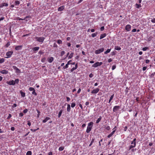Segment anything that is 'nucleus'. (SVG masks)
Returning <instances> with one entry per match:
<instances>
[{
	"label": "nucleus",
	"instance_id": "nucleus-5",
	"mask_svg": "<svg viewBox=\"0 0 155 155\" xmlns=\"http://www.w3.org/2000/svg\"><path fill=\"white\" fill-rule=\"evenodd\" d=\"M103 63L102 62H97L93 64L92 66L94 68H96L98 66L101 65Z\"/></svg>",
	"mask_w": 155,
	"mask_h": 155
},
{
	"label": "nucleus",
	"instance_id": "nucleus-60",
	"mask_svg": "<svg viewBox=\"0 0 155 155\" xmlns=\"http://www.w3.org/2000/svg\"><path fill=\"white\" fill-rule=\"evenodd\" d=\"M66 99H67V101H69L70 100V98L69 97H66Z\"/></svg>",
	"mask_w": 155,
	"mask_h": 155
},
{
	"label": "nucleus",
	"instance_id": "nucleus-32",
	"mask_svg": "<svg viewBox=\"0 0 155 155\" xmlns=\"http://www.w3.org/2000/svg\"><path fill=\"white\" fill-rule=\"evenodd\" d=\"M74 54V53L72 52L68 56V59H69L73 57Z\"/></svg>",
	"mask_w": 155,
	"mask_h": 155
},
{
	"label": "nucleus",
	"instance_id": "nucleus-39",
	"mask_svg": "<svg viewBox=\"0 0 155 155\" xmlns=\"http://www.w3.org/2000/svg\"><path fill=\"white\" fill-rule=\"evenodd\" d=\"M4 61H5V59L4 58H2L0 59V64H2V63H3Z\"/></svg>",
	"mask_w": 155,
	"mask_h": 155
},
{
	"label": "nucleus",
	"instance_id": "nucleus-40",
	"mask_svg": "<svg viewBox=\"0 0 155 155\" xmlns=\"http://www.w3.org/2000/svg\"><path fill=\"white\" fill-rule=\"evenodd\" d=\"M148 49V47H145L143 48H142V50L143 51H146Z\"/></svg>",
	"mask_w": 155,
	"mask_h": 155
},
{
	"label": "nucleus",
	"instance_id": "nucleus-33",
	"mask_svg": "<svg viewBox=\"0 0 155 155\" xmlns=\"http://www.w3.org/2000/svg\"><path fill=\"white\" fill-rule=\"evenodd\" d=\"M10 45V42L9 41H8L7 42L6 44L5 45V47L6 48H7Z\"/></svg>",
	"mask_w": 155,
	"mask_h": 155
},
{
	"label": "nucleus",
	"instance_id": "nucleus-1",
	"mask_svg": "<svg viewBox=\"0 0 155 155\" xmlns=\"http://www.w3.org/2000/svg\"><path fill=\"white\" fill-rule=\"evenodd\" d=\"M93 122H90L88 124L86 132L88 133H89L92 129L93 125Z\"/></svg>",
	"mask_w": 155,
	"mask_h": 155
},
{
	"label": "nucleus",
	"instance_id": "nucleus-2",
	"mask_svg": "<svg viewBox=\"0 0 155 155\" xmlns=\"http://www.w3.org/2000/svg\"><path fill=\"white\" fill-rule=\"evenodd\" d=\"M19 81L18 79H16L15 81L13 80H11L9 81H8L6 82L7 84L9 85H14L15 84H18Z\"/></svg>",
	"mask_w": 155,
	"mask_h": 155
},
{
	"label": "nucleus",
	"instance_id": "nucleus-45",
	"mask_svg": "<svg viewBox=\"0 0 155 155\" xmlns=\"http://www.w3.org/2000/svg\"><path fill=\"white\" fill-rule=\"evenodd\" d=\"M151 22L153 23H155V18H153L151 20Z\"/></svg>",
	"mask_w": 155,
	"mask_h": 155
},
{
	"label": "nucleus",
	"instance_id": "nucleus-25",
	"mask_svg": "<svg viewBox=\"0 0 155 155\" xmlns=\"http://www.w3.org/2000/svg\"><path fill=\"white\" fill-rule=\"evenodd\" d=\"M62 112H63V110H61L60 111H59V113L58 114V117L59 118L61 116V114H62Z\"/></svg>",
	"mask_w": 155,
	"mask_h": 155
},
{
	"label": "nucleus",
	"instance_id": "nucleus-38",
	"mask_svg": "<svg viewBox=\"0 0 155 155\" xmlns=\"http://www.w3.org/2000/svg\"><path fill=\"white\" fill-rule=\"evenodd\" d=\"M32 154L31 152V151H28L26 153V155H31Z\"/></svg>",
	"mask_w": 155,
	"mask_h": 155
},
{
	"label": "nucleus",
	"instance_id": "nucleus-62",
	"mask_svg": "<svg viewBox=\"0 0 155 155\" xmlns=\"http://www.w3.org/2000/svg\"><path fill=\"white\" fill-rule=\"evenodd\" d=\"M81 88H79L77 91V93L78 94H79L81 92Z\"/></svg>",
	"mask_w": 155,
	"mask_h": 155
},
{
	"label": "nucleus",
	"instance_id": "nucleus-36",
	"mask_svg": "<svg viewBox=\"0 0 155 155\" xmlns=\"http://www.w3.org/2000/svg\"><path fill=\"white\" fill-rule=\"evenodd\" d=\"M57 42V43L59 44H62V41L60 39L58 40Z\"/></svg>",
	"mask_w": 155,
	"mask_h": 155
},
{
	"label": "nucleus",
	"instance_id": "nucleus-46",
	"mask_svg": "<svg viewBox=\"0 0 155 155\" xmlns=\"http://www.w3.org/2000/svg\"><path fill=\"white\" fill-rule=\"evenodd\" d=\"M28 111V110L27 109H25L23 111V112L25 114L27 113Z\"/></svg>",
	"mask_w": 155,
	"mask_h": 155
},
{
	"label": "nucleus",
	"instance_id": "nucleus-21",
	"mask_svg": "<svg viewBox=\"0 0 155 155\" xmlns=\"http://www.w3.org/2000/svg\"><path fill=\"white\" fill-rule=\"evenodd\" d=\"M106 36V33H104L103 34H101L100 37V39H102L104 38Z\"/></svg>",
	"mask_w": 155,
	"mask_h": 155
},
{
	"label": "nucleus",
	"instance_id": "nucleus-52",
	"mask_svg": "<svg viewBox=\"0 0 155 155\" xmlns=\"http://www.w3.org/2000/svg\"><path fill=\"white\" fill-rule=\"evenodd\" d=\"M104 26H102L100 28V30L101 31H103L104 30Z\"/></svg>",
	"mask_w": 155,
	"mask_h": 155
},
{
	"label": "nucleus",
	"instance_id": "nucleus-4",
	"mask_svg": "<svg viewBox=\"0 0 155 155\" xmlns=\"http://www.w3.org/2000/svg\"><path fill=\"white\" fill-rule=\"evenodd\" d=\"M35 39L38 42L43 43L45 39V38L44 37H36Z\"/></svg>",
	"mask_w": 155,
	"mask_h": 155
},
{
	"label": "nucleus",
	"instance_id": "nucleus-13",
	"mask_svg": "<svg viewBox=\"0 0 155 155\" xmlns=\"http://www.w3.org/2000/svg\"><path fill=\"white\" fill-rule=\"evenodd\" d=\"M22 47V45H18L15 47V49L16 50L18 51L21 49Z\"/></svg>",
	"mask_w": 155,
	"mask_h": 155
},
{
	"label": "nucleus",
	"instance_id": "nucleus-49",
	"mask_svg": "<svg viewBox=\"0 0 155 155\" xmlns=\"http://www.w3.org/2000/svg\"><path fill=\"white\" fill-rule=\"evenodd\" d=\"M155 74V72H154L153 73L151 74L150 75V77H153L154 76Z\"/></svg>",
	"mask_w": 155,
	"mask_h": 155
},
{
	"label": "nucleus",
	"instance_id": "nucleus-29",
	"mask_svg": "<svg viewBox=\"0 0 155 155\" xmlns=\"http://www.w3.org/2000/svg\"><path fill=\"white\" fill-rule=\"evenodd\" d=\"M135 6H136V7L137 8H140L141 7V5L140 4H138L136 3L135 4Z\"/></svg>",
	"mask_w": 155,
	"mask_h": 155
},
{
	"label": "nucleus",
	"instance_id": "nucleus-42",
	"mask_svg": "<svg viewBox=\"0 0 155 155\" xmlns=\"http://www.w3.org/2000/svg\"><path fill=\"white\" fill-rule=\"evenodd\" d=\"M34 90V88L32 87H30L29 88V90L30 91H33Z\"/></svg>",
	"mask_w": 155,
	"mask_h": 155
},
{
	"label": "nucleus",
	"instance_id": "nucleus-14",
	"mask_svg": "<svg viewBox=\"0 0 155 155\" xmlns=\"http://www.w3.org/2000/svg\"><path fill=\"white\" fill-rule=\"evenodd\" d=\"M117 127L116 126H115L114 127L113 129V131L108 136H112L114 133L116 131V130L117 129Z\"/></svg>",
	"mask_w": 155,
	"mask_h": 155
},
{
	"label": "nucleus",
	"instance_id": "nucleus-50",
	"mask_svg": "<svg viewBox=\"0 0 155 155\" xmlns=\"http://www.w3.org/2000/svg\"><path fill=\"white\" fill-rule=\"evenodd\" d=\"M94 139H92V140L91 141V143H90V144H89V146H91L92 145V144L93 143V142H94Z\"/></svg>",
	"mask_w": 155,
	"mask_h": 155
},
{
	"label": "nucleus",
	"instance_id": "nucleus-48",
	"mask_svg": "<svg viewBox=\"0 0 155 155\" xmlns=\"http://www.w3.org/2000/svg\"><path fill=\"white\" fill-rule=\"evenodd\" d=\"M12 117V115L11 114H9L8 115V117L7 118V119H9L11 117Z\"/></svg>",
	"mask_w": 155,
	"mask_h": 155
},
{
	"label": "nucleus",
	"instance_id": "nucleus-17",
	"mask_svg": "<svg viewBox=\"0 0 155 155\" xmlns=\"http://www.w3.org/2000/svg\"><path fill=\"white\" fill-rule=\"evenodd\" d=\"M8 5V4L7 3H3L1 4L0 6V8H2L4 6H7Z\"/></svg>",
	"mask_w": 155,
	"mask_h": 155
},
{
	"label": "nucleus",
	"instance_id": "nucleus-58",
	"mask_svg": "<svg viewBox=\"0 0 155 155\" xmlns=\"http://www.w3.org/2000/svg\"><path fill=\"white\" fill-rule=\"evenodd\" d=\"M137 31V29L136 28H134L132 29V32H135Z\"/></svg>",
	"mask_w": 155,
	"mask_h": 155
},
{
	"label": "nucleus",
	"instance_id": "nucleus-31",
	"mask_svg": "<svg viewBox=\"0 0 155 155\" xmlns=\"http://www.w3.org/2000/svg\"><path fill=\"white\" fill-rule=\"evenodd\" d=\"M110 50H111V49H107L106 51L104 52V54H107L108 53H109L110 52Z\"/></svg>",
	"mask_w": 155,
	"mask_h": 155
},
{
	"label": "nucleus",
	"instance_id": "nucleus-44",
	"mask_svg": "<svg viewBox=\"0 0 155 155\" xmlns=\"http://www.w3.org/2000/svg\"><path fill=\"white\" fill-rule=\"evenodd\" d=\"M65 53V51H62L61 52V56H62Z\"/></svg>",
	"mask_w": 155,
	"mask_h": 155
},
{
	"label": "nucleus",
	"instance_id": "nucleus-35",
	"mask_svg": "<svg viewBox=\"0 0 155 155\" xmlns=\"http://www.w3.org/2000/svg\"><path fill=\"white\" fill-rule=\"evenodd\" d=\"M64 149V147H61L59 148V150L60 151H61L63 150Z\"/></svg>",
	"mask_w": 155,
	"mask_h": 155
},
{
	"label": "nucleus",
	"instance_id": "nucleus-9",
	"mask_svg": "<svg viewBox=\"0 0 155 155\" xmlns=\"http://www.w3.org/2000/svg\"><path fill=\"white\" fill-rule=\"evenodd\" d=\"M12 68L14 69L15 70V72L16 73H20L21 72L20 70L18 68H17L16 66H12Z\"/></svg>",
	"mask_w": 155,
	"mask_h": 155
},
{
	"label": "nucleus",
	"instance_id": "nucleus-56",
	"mask_svg": "<svg viewBox=\"0 0 155 155\" xmlns=\"http://www.w3.org/2000/svg\"><path fill=\"white\" fill-rule=\"evenodd\" d=\"M76 69L74 67L73 68H71V72H72L74 71Z\"/></svg>",
	"mask_w": 155,
	"mask_h": 155
},
{
	"label": "nucleus",
	"instance_id": "nucleus-20",
	"mask_svg": "<svg viewBox=\"0 0 155 155\" xmlns=\"http://www.w3.org/2000/svg\"><path fill=\"white\" fill-rule=\"evenodd\" d=\"M50 118L49 117H46L44 120H42V122L43 123H46L48 120L50 119Z\"/></svg>",
	"mask_w": 155,
	"mask_h": 155
},
{
	"label": "nucleus",
	"instance_id": "nucleus-41",
	"mask_svg": "<svg viewBox=\"0 0 155 155\" xmlns=\"http://www.w3.org/2000/svg\"><path fill=\"white\" fill-rule=\"evenodd\" d=\"M76 104L74 103H72L71 104V107L73 108L75 106Z\"/></svg>",
	"mask_w": 155,
	"mask_h": 155
},
{
	"label": "nucleus",
	"instance_id": "nucleus-59",
	"mask_svg": "<svg viewBox=\"0 0 155 155\" xmlns=\"http://www.w3.org/2000/svg\"><path fill=\"white\" fill-rule=\"evenodd\" d=\"M93 76V75L92 73L90 74L89 75V77L90 78H92Z\"/></svg>",
	"mask_w": 155,
	"mask_h": 155
},
{
	"label": "nucleus",
	"instance_id": "nucleus-18",
	"mask_svg": "<svg viewBox=\"0 0 155 155\" xmlns=\"http://www.w3.org/2000/svg\"><path fill=\"white\" fill-rule=\"evenodd\" d=\"M64 9V6H62L59 7L58 9V11H63Z\"/></svg>",
	"mask_w": 155,
	"mask_h": 155
},
{
	"label": "nucleus",
	"instance_id": "nucleus-8",
	"mask_svg": "<svg viewBox=\"0 0 155 155\" xmlns=\"http://www.w3.org/2000/svg\"><path fill=\"white\" fill-rule=\"evenodd\" d=\"M120 106H116L113 108V111L114 112H117L120 108Z\"/></svg>",
	"mask_w": 155,
	"mask_h": 155
},
{
	"label": "nucleus",
	"instance_id": "nucleus-6",
	"mask_svg": "<svg viewBox=\"0 0 155 155\" xmlns=\"http://www.w3.org/2000/svg\"><path fill=\"white\" fill-rule=\"evenodd\" d=\"M104 50V48H102L100 49L96 50L95 51V53L96 54H98L100 53H101L103 52Z\"/></svg>",
	"mask_w": 155,
	"mask_h": 155
},
{
	"label": "nucleus",
	"instance_id": "nucleus-64",
	"mask_svg": "<svg viewBox=\"0 0 155 155\" xmlns=\"http://www.w3.org/2000/svg\"><path fill=\"white\" fill-rule=\"evenodd\" d=\"M127 129V126H125L124 128V131H126Z\"/></svg>",
	"mask_w": 155,
	"mask_h": 155
},
{
	"label": "nucleus",
	"instance_id": "nucleus-47",
	"mask_svg": "<svg viewBox=\"0 0 155 155\" xmlns=\"http://www.w3.org/2000/svg\"><path fill=\"white\" fill-rule=\"evenodd\" d=\"M111 55L112 56L116 54V53L115 51H113L111 52Z\"/></svg>",
	"mask_w": 155,
	"mask_h": 155
},
{
	"label": "nucleus",
	"instance_id": "nucleus-3",
	"mask_svg": "<svg viewBox=\"0 0 155 155\" xmlns=\"http://www.w3.org/2000/svg\"><path fill=\"white\" fill-rule=\"evenodd\" d=\"M136 139L134 138L131 144L132 145L130 146L129 150H130L132 148L134 147H135L136 145Z\"/></svg>",
	"mask_w": 155,
	"mask_h": 155
},
{
	"label": "nucleus",
	"instance_id": "nucleus-51",
	"mask_svg": "<svg viewBox=\"0 0 155 155\" xmlns=\"http://www.w3.org/2000/svg\"><path fill=\"white\" fill-rule=\"evenodd\" d=\"M150 62V60H148V59H147L145 60V63H146V64H148L149 63V62Z\"/></svg>",
	"mask_w": 155,
	"mask_h": 155
},
{
	"label": "nucleus",
	"instance_id": "nucleus-23",
	"mask_svg": "<svg viewBox=\"0 0 155 155\" xmlns=\"http://www.w3.org/2000/svg\"><path fill=\"white\" fill-rule=\"evenodd\" d=\"M20 93L21 94V96L22 97H24L25 96V93L22 92L21 91H20Z\"/></svg>",
	"mask_w": 155,
	"mask_h": 155
},
{
	"label": "nucleus",
	"instance_id": "nucleus-57",
	"mask_svg": "<svg viewBox=\"0 0 155 155\" xmlns=\"http://www.w3.org/2000/svg\"><path fill=\"white\" fill-rule=\"evenodd\" d=\"M116 66L115 65H113L112 67V70H114L115 69Z\"/></svg>",
	"mask_w": 155,
	"mask_h": 155
},
{
	"label": "nucleus",
	"instance_id": "nucleus-28",
	"mask_svg": "<svg viewBox=\"0 0 155 155\" xmlns=\"http://www.w3.org/2000/svg\"><path fill=\"white\" fill-rule=\"evenodd\" d=\"M97 35V32H96L95 33H92L91 34V36L93 38H94V37H96Z\"/></svg>",
	"mask_w": 155,
	"mask_h": 155
},
{
	"label": "nucleus",
	"instance_id": "nucleus-16",
	"mask_svg": "<svg viewBox=\"0 0 155 155\" xmlns=\"http://www.w3.org/2000/svg\"><path fill=\"white\" fill-rule=\"evenodd\" d=\"M8 71L5 70H3L1 71L0 73L2 74H6L8 73Z\"/></svg>",
	"mask_w": 155,
	"mask_h": 155
},
{
	"label": "nucleus",
	"instance_id": "nucleus-34",
	"mask_svg": "<svg viewBox=\"0 0 155 155\" xmlns=\"http://www.w3.org/2000/svg\"><path fill=\"white\" fill-rule=\"evenodd\" d=\"M69 63H67L65 66H64L63 68L66 69L68 67Z\"/></svg>",
	"mask_w": 155,
	"mask_h": 155
},
{
	"label": "nucleus",
	"instance_id": "nucleus-55",
	"mask_svg": "<svg viewBox=\"0 0 155 155\" xmlns=\"http://www.w3.org/2000/svg\"><path fill=\"white\" fill-rule=\"evenodd\" d=\"M147 68V67L146 66H144L143 67L142 69L143 71H145L146 69Z\"/></svg>",
	"mask_w": 155,
	"mask_h": 155
},
{
	"label": "nucleus",
	"instance_id": "nucleus-53",
	"mask_svg": "<svg viewBox=\"0 0 155 155\" xmlns=\"http://www.w3.org/2000/svg\"><path fill=\"white\" fill-rule=\"evenodd\" d=\"M23 115H24V114H23V113H20L19 114V116L20 117H21L23 116Z\"/></svg>",
	"mask_w": 155,
	"mask_h": 155
},
{
	"label": "nucleus",
	"instance_id": "nucleus-10",
	"mask_svg": "<svg viewBox=\"0 0 155 155\" xmlns=\"http://www.w3.org/2000/svg\"><path fill=\"white\" fill-rule=\"evenodd\" d=\"M100 89L98 88H97L96 89H94L93 91H92L91 92V93L92 94H96L97 93Z\"/></svg>",
	"mask_w": 155,
	"mask_h": 155
},
{
	"label": "nucleus",
	"instance_id": "nucleus-61",
	"mask_svg": "<svg viewBox=\"0 0 155 155\" xmlns=\"http://www.w3.org/2000/svg\"><path fill=\"white\" fill-rule=\"evenodd\" d=\"M53 47H56V48H57V47L58 46H57V45L55 43H54V44Z\"/></svg>",
	"mask_w": 155,
	"mask_h": 155
},
{
	"label": "nucleus",
	"instance_id": "nucleus-43",
	"mask_svg": "<svg viewBox=\"0 0 155 155\" xmlns=\"http://www.w3.org/2000/svg\"><path fill=\"white\" fill-rule=\"evenodd\" d=\"M46 60V58H45L44 57V58H43L41 59V61L42 62H44Z\"/></svg>",
	"mask_w": 155,
	"mask_h": 155
},
{
	"label": "nucleus",
	"instance_id": "nucleus-19",
	"mask_svg": "<svg viewBox=\"0 0 155 155\" xmlns=\"http://www.w3.org/2000/svg\"><path fill=\"white\" fill-rule=\"evenodd\" d=\"M39 49V47H35L33 49V51L35 52H36V51H37Z\"/></svg>",
	"mask_w": 155,
	"mask_h": 155
},
{
	"label": "nucleus",
	"instance_id": "nucleus-37",
	"mask_svg": "<svg viewBox=\"0 0 155 155\" xmlns=\"http://www.w3.org/2000/svg\"><path fill=\"white\" fill-rule=\"evenodd\" d=\"M32 94L33 95H34L35 96H37V93L36 92H35V90H34L33 91H32Z\"/></svg>",
	"mask_w": 155,
	"mask_h": 155
},
{
	"label": "nucleus",
	"instance_id": "nucleus-26",
	"mask_svg": "<svg viewBox=\"0 0 155 155\" xmlns=\"http://www.w3.org/2000/svg\"><path fill=\"white\" fill-rule=\"evenodd\" d=\"M115 49L119 51L121 50V48L120 47L118 46H115Z\"/></svg>",
	"mask_w": 155,
	"mask_h": 155
},
{
	"label": "nucleus",
	"instance_id": "nucleus-27",
	"mask_svg": "<svg viewBox=\"0 0 155 155\" xmlns=\"http://www.w3.org/2000/svg\"><path fill=\"white\" fill-rule=\"evenodd\" d=\"M114 94H113L112 95L110 98V99L109 100V103H110V102L113 99V98L114 97Z\"/></svg>",
	"mask_w": 155,
	"mask_h": 155
},
{
	"label": "nucleus",
	"instance_id": "nucleus-24",
	"mask_svg": "<svg viewBox=\"0 0 155 155\" xmlns=\"http://www.w3.org/2000/svg\"><path fill=\"white\" fill-rule=\"evenodd\" d=\"M102 119V117L101 116H100L99 117L97 120L96 121V123L98 124V123Z\"/></svg>",
	"mask_w": 155,
	"mask_h": 155
},
{
	"label": "nucleus",
	"instance_id": "nucleus-12",
	"mask_svg": "<svg viewBox=\"0 0 155 155\" xmlns=\"http://www.w3.org/2000/svg\"><path fill=\"white\" fill-rule=\"evenodd\" d=\"M104 129L107 130H109L110 129V127L107 124H105L103 126Z\"/></svg>",
	"mask_w": 155,
	"mask_h": 155
},
{
	"label": "nucleus",
	"instance_id": "nucleus-54",
	"mask_svg": "<svg viewBox=\"0 0 155 155\" xmlns=\"http://www.w3.org/2000/svg\"><path fill=\"white\" fill-rule=\"evenodd\" d=\"M27 124L28 126H30L31 125V122L29 121H28V123H27Z\"/></svg>",
	"mask_w": 155,
	"mask_h": 155
},
{
	"label": "nucleus",
	"instance_id": "nucleus-7",
	"mask_svg": "<svg viewBox=\"0 0 155 155\" xmlns=\"http://www.w3.org/2000/svg\"><path fill=\"white\" fill-rule=\"evenodd\" d=\"M13 53V52L12 51H8L6 53V55L7 56V57H6L5 58H10Z\"/></svg>",
	"mask_w": 155,
	"mask_h": 155
},
{
	"label": "nucleus",
	"instance_id": "nucleus-63",
	"mask_svg": "<svg viewBox=\"0 0 155 155\" xmlns=\"http://www.w3.org/2000/svg\"><path fill=\"white\" fill-rule=\"evenodd\" d=\"M11 130L12 131H14L15 130V128L14 127H12L11 128Z\"/></svg>",
	"mask_w": 155,
	"mask_h": 155
},
{
	"label": "nucleus",
	"instance_id": "nucleus-30",
	"mask_svg": "<svg viewBox=\"0 0 155 155\" xmlns=\"http://www.w3.org/2000/svg\"><path fill=\"white\" fill-rule=\"evenodd\" d=\"M20 4V2L19 1H15V5H18Z\"/></svg>",
	"mask_w": 155,
	"mask_h": 155
},
{
	"label": "nucleus",
	"instance_id": "nucleus-15",
	"mask_svg": "<svg viewBox=\"0 0 155 155\" xmlns=\"http://www.w3.org/2000/svg\"><path fill=\"white\" fill-rule=\"evenodd\" d=\"M54 58L53 57H50L48 58V61L50 63H51L54 60Z\"/></svg>",
	"mask_w": 155,
	"mask_h": 155
},
{
	"label": "nucleus",
	"instance_id": "nucleus-22",
	"mask_svg": "<svg viewBox=\"0 0 155 155\" xmlns=\"http://www.w3.org/2000/svg\"><path fill=\"white\" fill-rule=\"evenodd\" d=\"M71 107L70 105L69 104H67V110L68 112H70L71 110Z\"/></svg>",
	"mask_w": 155,
	"mask_h": 155
},
{
	"label": "nucleus",
	"instance_id": "nucleus-11",
	"mask_svg": "<svg viewBox=\"0 0 155 155\" xmlns=\"http://www.w3.org/2000/svg\"><path fill=\"white\" fill-rule=\"evenodd\" d=\"M131 26L129 24H128L125 27V29L127 31H130L131 30Z\"/></svg>",
	"mask_w": 155,
	"mask_h": 155
}]
</instances>
